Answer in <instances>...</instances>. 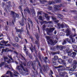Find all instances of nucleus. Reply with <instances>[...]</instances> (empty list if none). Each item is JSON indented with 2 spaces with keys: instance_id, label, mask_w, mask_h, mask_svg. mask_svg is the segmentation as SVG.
Returning a JSON list of instances; mask_svg holds the SVG:
<instances>
[{
  "instance_id": "nucleus-1",
  "label": "nucleus",
  "mask_w": 77,
  "mask_h": 77,
  "mask_svg": "<svg viewBox=\"0 0 77 77\" xmlns=\"http://www.w3.org/2000/svg\"><path fill=\"white\" fill-rule=\"evenodd\" d=\"M16 69H17L18 70H19L20 72L23 75H26V73L23 72V69H23L24 71H26V69L24 68V67H23V66L21 64H20V66H17Z\"/></svg>"
},
{
  "instance_id": "nucleus-2",
  "label": "nucleus",
  "mask_w": 77,
  "mask_h": 77,
  "mask_svg": "<svg viewBox=\"0 0 77 77\" xmlns=\"http://www.w3.org/2000/svg\"><path fill=\"white\" fill-rule=\"evenodd\" d=\"M11 14L13 15V20H12V24H11L12 26H13V25H14V23L15 22V19L17 18H17L19 17V15L18 14L15 13L13 11L11 12Z\"/></svg>"
},
{
  "instance_id": "nucleus-3",
  "label": "nucleus",
  "mask_w": 77,
  "mask_h": 77,
  "mask_svg": "<svg viewBox=\"0 0 77 77\" xmlns=\"http://www.w3.org/2000/svg\"><path fill=\"white\" fill-rule=\"evenodd\" d=\"M5 65V66H4L5 68H7L9 69L10 68L9 67L8 65H7V63H6V62L5 61L4 62H1V63L0 64V67H2V66H4Z\"/></svg>"
},
{
  "instance_id": "nucleus-4",
  "label": "nucleus",
  "mask_w": 77,
  "mask_h": 77,
  "mask_svg": "<svg viewBox=\"0 0 77 77\" xmlns=\"http://www.w3.org/2000/svg\"><path fill=\"white\" fill-rule=\"evenodd\" d=\"M22 15V18L21 21L20 22V24L21 26H23L24 25V15H23V12H21Z\"/></svg>"
},
{
  "instance_id": "nucleus-5",
  "label": "nucleus",
  "mask_w": 77,
  "mask_h": 77,
  "mask_svg": "<svg viewBox=\"0 0 77 77\" xmlns=\"http://www.w3.org/2000/svg\"><path fill=\"white\" fill-rule=\"evenodd\" d=\"M58 62L60 63H62L63 65H64L65 66H66V64L65 62V61L60 59L58 60Z\"/></svg>"
},
{
  "instance_id": "nucleus-6",
  "label": "nucleus",
  "mask_w": 77,
  "mask_h": 77,
  "mask_svg": "<svg viewBox=\"0 0 77 77\" xmlns=\"http://www.w3.org/2000/svg\"><path fill=\"white\" fill-rule=\"evenodd\" d=\"M15 29L16 30V32H20L21 33V32H23V31H24V30L23 29V28H21V29H17V27L15 28Z\"/></svg>"
},
{
  "instance_id": "nucleus-7",
  "label": "nucleus",
  "mask_w": 77,
  "mask_h": 77,
  "mask_svg": "<svg viewBox=\"0 0 77 77\" xmlns=\"http://www.w3.org/2000/svg\"><path fill=\"white\" fill-rule=\"evenodd\" d=\"M55 29L54 28H47L46 30H48V33H51L54 31V30Z\"/></svg>"
},
{
  "instance_id": "nucleus-8",
  "label": "nucleus",
  "mask_w": 77,
  "mask_h": 77,
  "mask_svg": "<svg viewBox=\"0 0 77 77\" xmlns=\"http://www.w3.org/2000/svg\"><path fill=\"white\" fill-rule=\"evenodd\" d=\"M43 66L44 67L43 69V71L44 72H46L47 71H48V70H49V67H48V65L45 66L44 65Z\"/></svg>"
},
{
  "instance_id": "nucleus-9",
  "label": "nucleus",
  "mask_w": 77,
  "mask_h": 77,
  "mask_svg": "<svg viewBox=\"0 0 77 77\" xmlns=\"http://www.w3.org/2000/svg\"><path fill=\"white\" fill-rule=\"evenodd\" d=\"M26 48H26V46L24 45L23 50L25 51L26 55H28V54H29V53L28 52V50L26 49Z\"/></svg>"
},
{
  "instance_id": "nucleus-10",
  "label": "nucleus",
  "mask_w": 77,
  "mask_h": 77,
  "mask_svg": "<svg viewBox=\"0 0 77 77\" xmlns=\"http://www.w3.org/2000/svg\"><path fill=\"white\" fill-rule=\"evenodd\" d=\"M31 48H30V49L31 50L32 52H33V50H35V53L36 54V49H35V46H34V48H33V45H31Z\"/></svg>"
},
{
  "instance_id": "nucleus-11",
  "label": "nucleus",
  "mask_w": 77,
  "mask_h": 77,
  "mask_svg": "<svg viewBox=\"0 0 77 77\" xmlns=\"http://www.w3.org/2000/svg\"><path fill=\"white\" fill-rule=\"evenodd\" d=\"M66 36H68L69 35L71 34V31L69 30V29H67L66 30Z\"/></svg>"
},
{
  "instance_id": "nucleus-12",
  "label": "nucleus",
  "mask_w": 77,
  "mask_h": 77,
  "mask_svg": "<svg viewBox=\"0 0 77 77\" xmlns=\"http://www.w3.org/2000/svg\"><path fill=\"white\" fill-rule=\"evenodd\" d=\"M35 60L36 62H37L39 66H41V64L40 63V62H39V61L37 57L36 56H35Z\"/></svg>"
},
{
  "instance_id": "nucleus-13",
  "label": "nucleus",
  "mask_w": 77,
  "mask_h": 77,
  "mask_svg": "<svg viewBox=\"0 0 77 77\" xmlns=\"http://www.w3.org/2000/svg\"><path fill=\"white\" fill-rule=\"evenodd\" d=\"M50 42L51 43V44H53L54 43H57V41L56 40H54L53 41L51 39L50 40Z\"/></svg>"
},
{
  "instance_id": "nucleus-14",
  "label": "nucleus",
  "mask_w": 77,
  "mask_h": 77,
  "mask_svg": "<svg viewBox=\"0 0 77 77\" xmlns=\"http://www.w3.org/2000/svg\"><path fill=\"white\" fill-rule=\"evenodd\" d=\"M6 74H10V76L11 77H13V75H14V74H13L12 73V72H11V71H7Z\"/></svg>"
},
{
  "instance_id": "nucleus-15",
  "label": "nucleus",
  "mask_w": 77,
  "mask_h": 77,
  "mask_svg": "<svg viewBox=\"0 0 77 77\" xmlns=\"http://www.w3.org/2000/svg\"><path fill=\"white\" fill-rule=\"evenodd\" d=\"M24 11L25 13L27 11L28 14H30V10H29L28 8H26V9H25Z\"/></svg>"
},
{
  "instance_id": "nucleus-16",
  "label": "nucleus",
  "mask_w": 77,
  "mask_h": 77,
  "mask_svg": "<svg viewBox=\"0 0 77 77\" xmlns=\"http://www.w3.org/2000/svg\"><path fill=\"white\" fill-rule=\"evenodd\" d=\"M45 17H46V18L47 19V21H48L50 20V17L48 16V14H45Z\"/></svg>"
},
{
  "instance_id": "nucleus-17",
  "label": "nucleus",
  "mask_w": 77,
  "mask_h": 77,
  "mask_svg": "<svg viewBox=\"0 0 77 77\" xmlns=\"http://www.w3.org/2000/svg\"><path fill=\"white\" fill-rule=\"evenodd\" d=\"M35 36L36 37V38L37 40L39 39V34H38V33H35Z\"/></svg>"
},
{
  "instance_id": "nucleus-18",
  "label": "nucleus",
  "mask_w": 77,
  "mask_h": 77,
  "mask_svg": "<svg viewBox=\"0 0 77 77\" xmlns=\"http://www.w3.org/2000/svg\"><path fill=\"white\" fill-rule=\"evenodd\" d=\"M58 26L59 27H61L62 28H63V27H64V25H63V24H60V23H58Z\"/></svg>"
},
{
  "instance_id": "nucleus-19",
  "label": "nucleus",
  "mask_w": 77,
  "mask_h": 77,
  "mask_svg": "<svg viewBox=\"0 0 77 77\" xmlns=\"http://www.w3.org/2000/svg\"><path fill=\"white\" fill-rule=\"evenodd\" d=\"M11 44L15 47H19V45H18V44L17 43L14 44L13 43H11Z\"/></svg>"
},
{
  "instance_id": "nucleus-20",
  "label": "nucleus",
  "mask_w": 77,
  "mask_h": 77,
  "mask_svg": "<svg viewBox=\"0 0 77 77\" xmlns=\"http://www.w3.org/2000/svg\"><path fill=\"white\" fill-rule=\"evenodd\" d=\"M60 7V6L59 5H54V8H55V9H56L57 10V9H58V8H59Z\"/></svg>"
},
{
  "instance_id": "nucleus-21",
  "label": "nucleus",
  "mask_w": 77,
  "mask_h": 77,
  "mask_svg": "<svg viewBox=\"0 0 77 77\" xmlns=\"http://www.w3.org/2000/svg\"><path fill=\"white\" fill-rule=\"evenodd\" d=\"M42 58L45 63H47V60L48 59V57H45V58L44 57H43Z\"/></svg>"
},
{
  "instance_id": "nucleus-22",
  "label": "nucleus",
  "mask_w": 77,
  "mask_h": 77,
  "mask_svg": "<svg viewBox=\"0 0 77 77\" xmlns=\"http://www.w3.org/2000/svg\"><path fill=\"white\" fill-rule=\"evenodd\" d=\"M43 23H45V24H48V23H49L50 24H53V22L51 21L47 22L46 21H43Z\"/></svg>"
},
{
  "instance_id": "nucleus-23",
  "label": "nucleus",
  "mask_w": 77,
  "mask_h": 77,
  "mask_svg": "<svg viewBox=\"0 0 77 77\" xmlns=\"http://www.w3.org/2000/svg\"><path fill=\"white\" fill-rule=\"evenodd\" d=\"M57 48H59L60 50H63V47L62 46H57Z\"/></svg>"
},
{
  "instance_id": "nucleus-24",
  "label": "nucleus",
  "mask_w": 77,
  "mask_h": 77,
  "mask_svg": "<svg viewBox=\"0 0 77 77\" xmlns=\"http://www.w3.org/2000/svg\"><path fill=\"white\" fill-rule=\"evenodd\" d=\"M14 74L12 73L13 74H14L13 75V77H14V75H15V76H17V74H19L18 72L15 71H14Z\"/></svg>"
},
{
  "instance_id": "nucleus-25",
  "label": "nucleus",
  "mask_w": 77,
  "mask_h": 77,
  "mask_svg": "<svg viewBox=\"0 0 77 77\" xmlns=\"http://www.w3.org/2000/svg\"><path fill=\"white\" fill-rule=\"evenodd\" d=\"M8 42V41L5 42V40L2 41L1 42V43H2V44H6Z\"/></svg>"
},
{
  "instance_id": "nucleus-26",
  "label": "nucleus",
  "mask_w": 77,
  "mask_h": 77,
  "mask_svg": "<svg viewBox=\"0 0 77 77\" xmlns=\"http://www.w3.org/2000/svg\"><path fill=\"white\" fill-rule=\"evenodd\" d=\"M66 69H68V71H74V69H73L72 68L70 69V68H69V67H67Z\"/></svg>"
},
{
  "instance_id": "nucleus-27",
  "label": "nucleus",
  "mask_w": 77,
  "mask_h": 77,
  "mask_svg": "<svg viewBox=\"0 0 77 77\" xmlns=\"http://www.w3.org/2000/svg\"><path fill=\"white\" fill-rule=\"evenodd\" d=\"M72 57H74L75 56V55H76V54H77L75 52H73L72 53Z\"/></svg>"
},
{
  "instance_id": "nucleus-28",
  "label": "nucleus",
  "mask_w": 77,
  "mask_h": 77,
  "mask_svg": "<svg viewBox=\"0 0 77 77\" xmlns=\"http://www.w3.org/2000/svg\"><path fill=\"white\" fill-rule=\"evenodd\" d=\"M57 59H58V56H55L54 57L53 60H56Z\"/></svg>"
},
{
  "instance_id": "nucleus-29",
  "label": "nucleus",
  "mask_w": 77,
  "mask_h": 77,
  "mask_svg": "<svg viewBox=\"0 0 77 77\" xmlns=\"http://www.w3.org/2000/svg\"><path fill=\"white\" fill-rule=\"evenodd\" d=\"M28 20L29 23H30V24H32V25H33V23L32 22V20H30V18H29L28 19Z\"/></svg>"
},
{
  "instance_id": "nucleus-30",
  "label": "nucleus",
  "mask_w": 77,
  "mask_h": 77,
  "mask_svg": "<svg viewBox=\"0 0 77 77\" xmlns=\"http://www.w3.org/2000/svg\"><path fill=\"white\" fill-rule=\"evenodd\" d=\"M65 41H67L69 43H71V39H69L68 38H67L65 39Z\"/></svg>"
},
{
  "instance_id": "nucleus-31",
  "label": "nucleus",
  "mask_w": 77,
  "mask_h": 77,
  "mask_svg": "<svg viewBox=\"0 0 77 77\" xmlns=\"http://www.w3.org/2000/svg\"><path fill=\"white\" fill-rule=\"evenodd\" d=\"M61 2V0H55L54 1V3H60Z\"/></svg>"
},
{
  "instance_id": "nucleus-32",
  "label": "nucleus",
  "mask_w": 77,
  "mask_h": 77,
  "mask_svg": "<svg viewBox=\"0 0 77 77\" xmlns=\"http://www.w3.org/2000/svg\"><path fill=\"white\" fill-rule=\"evenodd\" d=\"M30 10L31 11L32 14H35V10H34L33 9H30Z\"/></svg>"
},
{
  "instance_id": "nucleus-33",
  "label": "nucleus",
  "mask_w": 77,
  "mask_h": 77,
  "mask_svg": "<svg viewBox=\"0 0 77 77\" xmlns=\"http://www.w3.org/2000/svg\"><path fill=\"white\" fill-rule=\"evenodd\" d=\"M64 73L61 72L60 73V75L61 77H63L64 76Z\"/></svg>"
},
{
  "instance_id": "nucleus-34",
  "label": "nucleus",
  "mask_w": 77,
  "mask_h": 77,
  "mask_svg": "<svg viewBox=\"0 0 77 77\" xmlns=\"http://www.w3.org/2000/svg\"><path fill=\"white\" fill-rule=\"evenodd\" d=\"M72 61V59L69 58L68 60V62L69 63H71Z\"/></svg>"
},
{
  "instance_id": "nucleus-35",
  "label": "nucleus",
  "mask_w": 77,
  "mask_h": 77,
  "mask_svg": "<svg viewBox=\"0 0 77 77\" xmlns=\"http://www.w3.org/2000/svg\"><path fill=\"white\" fill-rule=\"evenodd\" d=\"M66 44V42L65 40H63V42L62 43V45H64V44Z\"/></svg>"
},
{
  "instance_id": "nucleus-36",
  "label": "nucleus",
  "mask_w": 77,
  "mask_h": 77,
  "mask_svg": "<svg viewBox=\"0 0 77 77\" xmlns=\"http://www.w3.org/2000/svg\"><path fill=\"white\" fill-rule=\"evenodd\" d=\"M63 66H55V68H62Z\"/></svg>"
},
{
  "instance_id": "nucleus-37",
  "label": "nucleus",
  "mask_w": 77,
  "mask_h": 77,
  "mask_svg": "<svg viewBox=\"0 0 77 77\" xmlns=\"http://www.w3.org/2000/svg\"><path fill=\"white\" fill-rule=\"evenodd\" d=\"M62 57L63 59H67L68 58V57L66 56H63Z\"/></svg>"
},
{
  "instance_id": "nucleus-38",
  "label": "nucleus",
  "mask_w": 77,
  "mask_h": 77,
  "mask_svg": "<svg viewBox=\"0 0 77 77\" xmlns=\"http://www.w3.org/2000/svg\"><path fill=\"white\" fill-rule=\"evenodd\" d=\"M15 40L16 41V42H18V38L17 37H16L15 38Z\"/></svg>"
},
{
  "instance_id": "nucleus-39",
  "label": "nucleus",
  "mask_w": 77,
  "mask_h": 77,
  "mask_svg": "<svg viewBox=\"0 0 77 77\" xmlns=\"http://www.w3.org/2000/svg\"><path fill=\"white\" fill-rule=\"evenodd\" d=\"M72 47H73V48H74V49H75L76 48H77V46H76V45H72Z\"/></svg>"
},
{
  "instance_id": "nucleus-40",
  "label": "nucleus",
  "mask_w": 77,
  "mask_h": 77,
  "mask_svg": "<svg viewBox=\"0 0 77 77\" xmlns=\"http://www.w3.org/2000/svg\"><path fill=\"white\" fill-rule=\"evenodd\" d=\"M69 48H67V49H66V50H65V51L66 52V53H68V52H69V51H69Z\"/></svg>"
},
{
  "instance_id": "nucleus-41",
  "label": "nucleus",
  "mask_w": 77,
  "mask_h": 77,
  "mask_svg": "<svg viewBox=\"0 0 77 77\" xmlns=\"http://www.w3.org/2000/svg\"><path fill=\"white\" fill-rule=\"evenodd\" d=\"M54 3V2L53 1H49V5H51L52 4H53Z\"/></svg>"
},
{
  "instance_id": "nucleus-42",
  "label": "nucleus",
  "mask_w": 77,
  "mask_h": 77,
  "mask_svg": "<svg viewBox=\"0 0 77 77\" xmlns=\"http://www.w3.org/2000/svg\"><path fill=\"white\" fill-rule=\"evenodd\" d=\"M68 55L69 56H71L72 55V53H71L70 52H68Z\"/></svg>"
},
{
  "instance_id": "nucleus-43",
  "label": "nucleus",
  "mask_w": 77,
  "mask_h": 77,
  "mask_svg": "<svg viewBox=\"0 0 77 77\" xmlns=\"http://www.w3.org/2000/svg\"><path fill=\"white\" fill-rule=\"evenodd\" d=\"M42 3H44L45 2H47V1L45 0H43L41 1Z\"/></svg>"
},
{
  "instance_id": "nucleus-44",
  "label": "nucleus",
  "mask_w": 77,
  "mask_h": 77,
  "mask_svg": "<svg viewBox=\"0 0 77 77\" xmlns=\"http://www.w3.org/2000/svg\"><path fill=\"white\" fill-rule=\"evenodd\" d=\"M4 61L5 62H6V60L8 59V58L7 57H4Z\"/></svg>"
},
{
  "instance_id": "nucleus-45",
  "label": "nucleus",
  "mask_w": 77,
  "mask_h": 77,
  "mask_svg": "<svg viewBox=\"0 0 77 77\" xmlns=\"http://www.w3.org/2000/svg\"><path fill=\"white\" fill-rule=\"evenodd\" d=\"M6 7H7V8L8 9V10H10L11 9V8H10V6L9 5H7L6 6Z\"/></svg>"
},
{
  "instance_id": "nucleus-46",
  "label": "nucleus",
  "mask_w": 77,
  "mask_h": 77,
  "mask_svg": "<svg viewBox=\"0 0 77 77\" xmlns=\"http://www.w3.org/2000/svg\"><path fill=\"white\" fill-rule=\"evenodd\" d=\"M5 47H8H8H11V45L9 44H8L7 45H5Z\"/></svg>"
},
{
  "instance_id": "nucleus-47",
  "label": "nucleus",
  "mask_w": 77,
  "mask_h": 77,
  "mask_svg": "<svg viewBox=\"0 0 77 77\" xmlns=\"http://www.w3.org/2000/svg\"><path fill=\"white\" fill-rule=\"evenodd\" d=\"M8 57L11 59V60H13V59H12V57L11 56V55H8Z\"/></svg>"
},
{
  "instance_id": "nucleus-48",
  "label": "nucleus",
  "mask_w": 77,
  "mask_h": 77,
  "mask_svg": "<svg viewBox=\"0 0 77 77\" xmlns=\"http://www.w3.org/2000/svg\"><path fill=\"white\" fill-rule=\"evenodd\" d=\"M73 64L75 65H76L77 64V61L75 60H74L73 62Z\"/></svg>"
},
{
  "instance_id": "nucleus-49",
  "label": "nucleus",
  "mask_w": 77,
  "mask_h": 77,
  "mask_svg": "<svg viewBox=\"0 0 77 77\" xmlns=\"http://www.w3.org/2000/svg\"><path fill=\"white\" fill-rule=\"evenodd\" d=\"M35 43L36 44H37V45H38V44H39V42L38 41V40L35 41Z\"/></svg>"
},
{
  "instance_id": "nucleus-50",
  "label": "nucleus",
  "mask_w": 77,
  "mask_h": 77,
  "mask_svg": "<svg viewBox=\"0 0 77 77\" xmlns=\"http://www.w3.org/2000/svg\"><path fill=\"white\" fill-rule=\"evenodd\" d=\"M39 20H42H42H42V17L41 16H39Z\"/></svg>"
},
{
  "instance_id": "nucleus-51",
  "label": "nucleus",
  "mask_w": 77,
  "mask_h": 77,
  "mask_svg": "<svg viewBox=\"0 0 77 77\" xmlns=\"http://www.w3.org/2000/svg\"><path fill=\"white\" fill-rule=\"evenodd\" d=\"M57 15L60 16V17H63V16L62 15H61L60 14H57Z\"/></svg>"
},
{
  "instance_id": "nucleus-52",
  "label": "nucleus",
  "mask_w": 77,
  "mask_h": 77,
  "mask_svg": "<svg viewBox=\"0 0 77 77\" xmlns=\"http://www.w3.org/2000/svg\"><path fill=\"white\" fill-rule=\"evenodd\" d=\"M72 42H75V39L74 38H72Z\"/></svg>"
},
{
  "instance_id": "nucleus-53",
  "label": "nucleus",
  "mask_w": 77,
  "mask_h": 77,
  "mask_svg": "<svg viewBox=\"0 0 77 77\" xmlns=\"http://www.w3.org/2000/svg\"><path fill=\"white\" fill-rule=\"evenodd\" d=\"M46 38L47 39V40H50V37L49 36H46Z\"/></svg>"
},
{
  "instance_id": "nucleus-54",
  "label": "nucleus",
  "mask_w": 77,
  "mask_h": 77,
  "mask_svg": "<svg viewBox=\"0 0 77 77\" xmlns=\"http://www.w3.org/2000/svg\"><path fill=\"white\" fill-rule=\"evenodd\" d=\"M52 18L53 20H56V18L54 17H52Z\"/></svg>"
},
{
  "instance_id": "nucleus-55",
  "label": "nucleus",
  "mask_w": 77,
  "mask_h": 77,
  "mask_svg": "<svg viewBox=\"0 0 77 77\" xmlns=\"http://www.w3.org/2000/svg\"><path fill=\"white\" fill-rule=\"evenodd\" d=\"M11 60L10 59H9L8 60V61H7V63H11Z\"/></svg>"
},
{
  "instance_id": "nucleus-56",
  "label": "nucleus",
  "mask_w": 77,
  "mask_h": 77,
  "mask_svg": "<svg viewBox=\"0 0 77 77\" xmlns=\"http://www.w3.org/2000/svg\"><path fill=\"white\" fill-rule=\"evenodd\" d=\"M73 37V35H71L70 36V37H69V38H70V39H72V37Z\"/></svg>"
},
{
  "instance_id": "nucleus-57",
  "label": "nucleus",
  "mask_w": 77,
  "mask_h": 77,
  "mask_svg": "<svg viewBox=\"0 0 77 77\" xmlns=\"http://www.w3.org/2000/svg\"><path fill=\"white\" fill-rule=\"evenodd\" d=\"M76 66H73V68L74 69H76Z\"/></svg>"
},
{
  "instance_id": "nucleus-58",
  "label": "nucleus",
  "mask_w": 77,
  "mask_h": 77,
  "mask_svg": "<svg viewBox=\"0 0 77 77\" xmlns=\"http://www.w3.org/2000/svg\"><path fill=\"white\" fill-rule=\"evenodd\" d=\"M19 9H20V10L22 11V8H21V6H20L19 7Z\"/></svg>"
},
{
  "instance_id": "nucleus-59",
  "label": "nucleus",
  "mask_w": 77,
  "mask_h": 77,
  "mask_svg": "<svg viewBox=\"0 0 77 77\" xmlns=\"http://www.w3.org/2000/svg\"><path fill=\"white\" fill-rule=\"evenodd\" d=\"M52 7H49L48 8V9H49V10H52Z\"/></svg>"
},
{
  "instance_id": "nucleus-60",
  "label": "nucleus",
  "mask_w": 77,
  "mask_h": 77,
  "mask_svg": "<svg viewBox=\"0 0 77 77\" xmlns=\"http://www.w3.org/2000/svg\"><path fill=\"white\" fill-rule=\"evenodd\" d=\"M51 54H52L53 55H54V54H57V53L56 52H52L51 53Z\"/></svg>"
},
{
  "instance_id": "nucleus-61",
  "label": "nucleus",
  "mask_w": 77,
  "mask_h": 77,
  "mask_svg": "<svg viewBox=\"0 0 77 77\" xmlns=\"http://www.w3.org/2000/svg\"><path fill=\"white\" fill-rule=\"evenodd\" d=\"M18 36L19 37V38H22V37H21V36L20 35V34H18Z\"/></svg>"
},
{
  "instance_id": "nucleus-62",
  "label": "nucleus",
  "mask_w": 77,
  "mask_h": 77,
  "mask_svg": "<svg viewBox=\"0 0 77 77\" xmlns=\"http://www.w3.org/2000/svg\"><path fill=\"white\" fill-rule=\"evenodd\" d=\"M72 30H73V31H75V29L72 28Z\"/></svg>"
},
{
  "instance_id": "nucleus-63",
  "label": "nucleus",
  "mask_w": 77,
  "mask_h": 77,
  "mask_svg": "<svg viewBox=\"0 0 77 77\" xmlns=\"http://www.w3.org/2000/svg\"><path fill=\"white\" fill-rule=\"evenodd\" d=\"M77 36V34H76V33H75L73 35V36L74 37V36Z\"/></svg>"
},
{
  "instance_id": "nucleus-64",
  "label": "nucleus",
  "mask_w": 77,
  "mask_h": 77,
  "mask_svg": "<svg viewBox=\"0 0 77 77\" xmlns=\"http://www.w3.org/2000/svg\"><path fill=\"white\" fill-rule=\"evenodd\" d=\"M45 27V25H43L42 27L43 29H44Z\"/></svg>"
}]
</instances>
